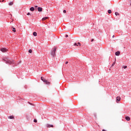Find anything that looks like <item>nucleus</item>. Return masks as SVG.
I'll list each match as a JSON object with an SVG mask.
<instances>
[{
    "mask_svg": "<svg viewBox=\"0 0 131 131\" xmlns=\"http://www.w3.org/2000/svg\"><path fill=\"white\" fill-rule=\"evenodd\" d=\"M41 80L43 81L46 83V84H50L51 82H49L47 80H46L45 78L41 77Z\"/></svg>",
    "mask_w": 131,
    "mask_h": 131,
    "instance_id": "nucleus-1",
    "label": "nucleus"
},
{
    "mask_svg": "<svg viewBox=\"0 0 131 131\" xmlns=\"http://www.w3.org/2000/svg\"><path fill=\"white\" fill-rule=\"evenodd\" d=\"M57 50V48H54L53 50L51 51V55L53 56V57H55L56 56V51Z\"/></svg>",
    "mask_w": 131,
    "mask_h": 131,
    "instance_id": "nucleus-2",
    "label": "nucleus"
},
{
    "mask_svg": "<svg viewBox=\"0 0 131 131\" xmlns=\"http://www.w3.org/2000/svg\"><path fill=\"white\" fill-rule=\"evenodd\" d=\"M6 63H7L8 64H14L15 63V61H14V60H9V59H6L5 60Z\"/></svg>",
    "mask_w": 131,
    "mask_h": 131,
    "instance_id": "nucleus-3",
    "label": "nucleus"
},
{
    "mask_svg": "<svg viewBox=\"0 0 131 131\" xmlns=\"http://www.w3.org/2000/svg\"><path fill=\"white\" fill-rule=\"evenodd\" d=\"M1 51L2 52V53H6V52L8 51V49L6 48H2L1 49Z\"/></svg>",
    "mask_w": 131,
    "mask_h": 131,
    "instance_id": "nucleus-4",
    "label": "nucleus"
},
{
    "mask_svg": "<svg viewBox=\"0 0 131 131\" xmlns=\"http://www.w3.org/2000/svg\"><path fill=\"white\" fill-rule=\"evenodd\" d=\"M120 100H121V98H120V96L117 97V98H116V101H117V103H118V102H119V101H120Z\"/></svg>",
    "mask_w": 131,
    "mask_h": 131,
    "instance_id": "nucleus-5",
    "label": "nucleus"
},
{
    "mask_svg": "<svg viewBox=\"0 0 131 131\" xmlns=\"http://www.w3.org/2000/svg\"><path fill=\"white\" fill-rule=\"evenodd\" d=\"M47 127L50 128V127H54V125H50L49 124L46 125Z\"/></svg>",
    "mask_w": 131,
    "mask_h": 131,
    "instance_id": "nucleus-6",
    "label": "nucleus"
},
{
    "mask_svg": "<svg viewBox=\"0 0 131 131\" xmlns=\"http://www.w3.org/2000/svg\"><path fill=\"white\" fill-rule=\"evenodd\" d=\"M38 12H42V8H41V7H38Z\"/></svg>",
    "mask_w": 131,
    "mask_h": 131,
    "instance_id": "nucleus-7",
    "label": "nucleus"
},
{
    "mask_svg": "<svg viewBox=\"0 0 131 131\" xmlns=\"http://www.w3.org/2000/svg\"><path fill=\"white\" fill-rule=\"evenodd\" d=\"M116 56H119L120 55V51H117L115 53Z\"/></svg>",
    "mask_w": 131,
    "mask_h": 131,
    "instance_id": "nucleus-8",
    "label": "nucleus"
},
{
    "mask_svg": "<svg viewBox=\"0 0 131 131\" xmlns=\"http://www.w3.org/2000/svg\"><path fill=\"white\" fill-rule=\"evenodd\" d=\"M125 119L127 121H129L130 120V118H129V117H126Z\"/></svg>",
    "mask_w": 131,
    "mask_h": 131,
    "instance_id": "nucleus-9",
    "label": "nucleus"
},
{
    "mask_svg": "<svg viewBox=\"0 0 131 131\" xmlns=\"http://www.w3.org/2000/svg\"><path fill=\"white\" fill-rule=\"evenodd\" d=\"M8 118H9V119H14V116H8Z\"/></svg>",
    "mask_w": 131,
    "mask_h": 131,
    "instance_id": "nucleus-10",
    "label": "nucleus"
},
{
    "mask_svg": "<svg viewBox=\"0 0 131 131\" xmlns=\"http://www.w3.org/2000/svg\"><path fill=\"white\" fill-rule=\"evenodd\" d=\"M33 35H34V36H37V33H36V32H34L33 33Z\"/></svg>",
    "mask_w": 131,
    "mask_h": 131,
    "instance_id": "nucleus-11",
    "label": "nucleus"
},
{
    "mask_svg": "<svg viewBox=\"0 0 131 131\" xmlns=\"http://www.w3.org/2000/svg\"><path fill=\"white\" fill-rule=\"evenodd\" d=\"M30 11H31V12H33L34 11V7H31L30 8Z\"/></svg>",
    "mask_w": 131,
    "mask_h": 131,
    "instance_id": "nucleus-12",
    "label": "nucleus"
},
{
    "mask_svg": "<svg viewBox=\"0 0 131 131\" xmlns=\"http://www.w3.org/2000/svg\"><path fill=\"white\" fill-rule=\"evenodd\" d=\"M48 17H43V18L42 19V21H45V20H47V19H48Z\"/></svg>",
    "mask_w": 131,
    "mask_h": 131,
    "instance_id": "nucleus-13",
    "label": "nucleus"
},
{
    "mask_svg": "<svg viewBox=\"0 0 131 131\" xmlns=\"http://www.w3.org/2000/svg\"><path fill=\"white\" fill-rule=\"evenodd\" d=\"M12 28L13 29L12 31L13 32H16V28H13V27H12Z\"/></svg>",
    "mask_w": 131,
    "mask_h": 131,
    "instance_id": "nucleus-14",
    "label": "nucleus"
},
{
    "mask_svg": "<svg viewBox=\"0 0 131 131\" xmlns=\"http://www.w3.org/2000/svg\"><path fill=\"white\" fill-rule=\"evenodd\" d=\"M13 2H10L9 3V6H13Z\"/></svg>",
    "mask_w": 131,
    "mask_h": 131,
    "instance_id": "nucleus-15",
    "label": "nucleus"
},
{
    "mask_svg": "<svg viewBox=\"0 0 131 131\" xmlns=\"http://www.w3.org/2000/svg\"><path fill=\"white\" fill-rule=\"evenodd\" d=\"M108 14H111V13H112V11H111V10H108Z\"/></svg>",
    "mask_w": 131,
    "mask_h": 131,
    "instance_id": "nucleus-16",
    "label": "nucleus"
},
{
    "mask_svg": "<svg viewBox=\"0 0 131 131\" xmlns=\"http://www.w3.org/2000/svg\"><path fill=\"white\" fill-rule=\"evenodd\" d=\"M116 16H118L119 15V13L118 12H115Z\"/></svg>",
    "mask_w": 131,
    "mask_h": 131,
    "instance_id": "nucleus-17",
    "label": "nucleus"
},
{
    "mask_svg": "<svg viewBox=\"0 0 131 131\" xmlns=\"http://www.w3.org/2000/svg\"><path fill=\"white\" fill-rule=\"evenodd\" d=\"M94 116L95 117V118H97V114L95 113L94 114Z\"/></svg>",
    "mask_w": 131,
    "mask_h": 131,
    "instance_id": "nucleus-18",
    "label": "nucleus"
},
{
    "mask_svg": "<svg viewBox=\"0 0 131 131\" xmlns=\"http://www.w3.org/2000/svg\"><path fill=\"white\" fill-rule=\"evenodd\" d=\"M29 53H32V50L30 49V50H29Z\"/></svg>",
    "mask_w": 131,
    "mask_h": 131,
    "instance_id": "nucleus-19",
    "label": "nucleus"
},
{
    "mask_svg": "<svg viewBox=\"0 0 131 131\" xmlns=\"http://www.w3.org/2000/svg\"><path fill=\"white\" fill-rule=\"evenodd\" d=\"M123 68H124V69H126V68H127V66H124Z\"/></svg>",
    "mask_w": 131,
    "mask_h": 131,
    "instance_id": "nucleus-20",
    "label": "nucleus"
},
{
    "mask_svg": "<svg viewBox=\"0 0 131 131\" xmlns=\"http://www.w3.org/2000/svg\"><path fill=\"white\" fill-rule=\"evenodd\" d=\"M74 46H77V47H78V45H77V43H75L74 44Z\"/></svg>",
    "mask_w": 131,
    "mask_h": 131,
    "instance_id": "nucleus-21",
    "label": "nucleus"
},
{
    "mask_svg": "<svg viewBox=\"0 0 131 131\" xmlns=\"http://www.w3.org/2000/svg\"><path fill=\"white\" fill-rule=\"evenodd\" d=\"M34 122H37V120L36 119L34 120Z\"/></svg>",
    "mask_w": 131,
    "mask_h": 131,
    "instance_id": "nucleus-22",
    "label": "nucleus"
},
{
    "mask_svg": "<svg viewBox=\"0 0 131 131\" xmlns=\"http://www.w3.org/2000/svg\"><path fill=\"white\" fill-rule=\"evenodd\" d=\"M78 45L79 46V47H80L81 45H80V42H78Z\"/></svg>",
    "mask_w": 131,
    "mask_h": 131,
    "instance_id": "nucleus-23",
    "label": "nucleus"
},
{
    "mask_svg": "<svg viewBox=\"0 0 131 131\" xmlns=\"http://www.w3.org/2000/svg\"><path fill=\"white\" fill-rule=\"evenodd\" d=\"M63 13H64V14H66V10H63Z\"/></svg>",
    "mask_w": 131,
    "mask_h": 131,
    "instance_id": "nucleus-24",
    "label": "nucleus"
},
{
    "mask_svg": "<svg viewBox=\"0 0 131 131\" xmlns=\"http://www.w3.org/2000/svg\"><path fill=\"white\" fill-rule=\"evenodd\" d=\"M129 3H130V6H131V0H129Z\"/></svg>",
    "mask_w": 131,
    "mask_h": 131,
    "instance_id": "nucleus-25",
    "label": "nucleus"
},
{
    "mask_svg": "<svg viewBox=\"0 0 131 131\" xmlns=\"http://www.w3.org/2000/svg\"><path fill=\"white\" fill-rule=\"evenodd\" d=\"M114 65H115V62H113L112 66H114Z\"/></svg>",
    "mask_w": 131,
    "mask_h": 131,
    "instance_id": "nucleus-26",
    "label": "nucleus"
},
{
    "mask_svg": "<svg viewBox=\"0 0 131 131\" xmlns=\"http://www.w3.org/2000/svg\"><path fill=\"white\" fill-rule=\"evenodd\" d=\"M27 15H30V13L28 12Z\"/></svg>",
    "mask_w": 131,
    "mask_h": 131,
    "instance_id": "nucleus-27",
    "label": "nucleus"
},
{
    "mask_svg": "<svg viewBox=\"0 0 131 131\" xmlns=\"http://www.w3.org/2000/svg\"><path fill=\"white\" fill-rule=\"evenodd\" d=\"M66 64H68V61H66Z\"/></svg>",
    "mask_w": 131,
    "mask_h": 131,
    "instance_id": "nucleus-28",
    "label": "nucleus"
},
{
    "mask_svg": "<svg viewBox=\"0 0 131 131\" xmlns=\"http://www.w3.org/2000/svg\"><path fill=\"white\" fill-rule=\"evenodd\" d=\"M66 37H68V35H66Z\"/></svg>",
    "mask_w": 131,
    "mask_h": 131,
    "instance_id": "nucleus-29",
    "label": "nucleus"
},
{
    "mask_svg": "<svg viewBox=\"0 0 131 131\" xmlns=\"http://www.w3.org/2000/svg\"><path fill=\"white\" fill-rule=\"evenodd\" d=\"M112 37H113V38L115 37V36L113 35Z\"/></svg>",
    "mask_w": 131,
    "mask_h": 131,
    "instance_id": "nucleus-30",
    "label": "nucleus"
},
{
    "mask_svg": "<svg viewBox=\"0 0 131 131\" xmlns=\"http://www.w3.org/2000/svg\"><path fill=\"white\" fill-rule=\"evenodd\" d=\"M102 131H106V130H105V129H102Z\"/></svg>",
    "mask_w": 131,
    "mask_h": 131,
    "instance_id": "nucleus-31",
    "label": "nucleus"
},
{
    "mask_svg": "<svg viewBox=\"0 0 131 131\" xmlns=\"http://www.w3.org/2000/svg\"><path fill=\"white\" fill-rule=\"evenodd\" d=\"M5 0H2V2L3 3V2H4Z\"/></svg>",
    "mask_w": 131,
    "mask_h": 131,
    "instance_id": "nucleus-32",
    "label": "nucleus"
},
{
    "mask_svg": "<svg viewBox=\"0 0 131 131\" xmlns=\"http://www.w3.org/2000/svg\"><path fill=\"white\" fill-rule=\"evenodd\" d=\"M35 8H37V6H35Z\"/></svg>",
    "mask_w": 131,
    "mask_h": 131,
    "instance_id": "nucleus-33",
    "label": "nucleus"
},
{
    "mask_svg": "<svg viewBox=\"0 0 131 131\" xmlns=\"http://www.w3.org/2000/svg\"><path fill=\"white\" fill-rule=\"evenodd\" d=\"M93 40H94V39H92V41H93Z\"/></svg>",
    "mask_w": 131,
    "mask_h": 131,
    "instance_id": "nucleus-34",
    "label": "nucleus"
}]
</instances>
